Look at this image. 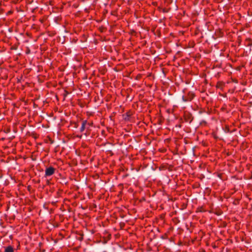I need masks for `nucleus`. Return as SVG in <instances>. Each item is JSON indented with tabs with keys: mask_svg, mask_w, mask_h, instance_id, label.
Returning a JSON list of instances; mask_svg holds the SVG:
<instances>
[{
	"mask_svg": "<svg viewBox=\"0 0 252 252\" xmlns=\"http://www.w3.org/2000/svg\"><path fill=\"white\" fill-rule=\"evenodd\" d=\"M195 96V94L192 92H189L188 94L183 96L182 99L184 102H188L191 101Z\"/></svg>",
	"mask_w": 252,
	"mask_h": 252,
	"instance_id": "nucleus-1",
	"label": "nucleus"
},
{
	"mask_svg": "<svg viewBox=\"0 0 252 252\" xmlns=\"http://www.w3.org/2000/svg\"><path fill=\"white\" fill-rule=\"evenodd\" d=\"M55 170H56L55 168L52 166H50V167H47L45 170L44 176L45 177H47L53 175L55 172Z\"/></svg>",
	"mask_w": 252,
	"mask_h": 252,
	"instance_id": "nucleus-2",
	"label": "nucleus"
},
{
	"mask_svg": "<svg viewBox=\"0 0 252 252\" xmlns=\"http://www.w3.org/2000/svg\"><path fill=\"white\" fill-rule=\"evenodd\" d=\"M89 123H88L87 120H84L82 121L81 127L80 128V132H83L85 129L87 128V125H89Z\"/></svg>",
	"mask_w": 252,
	"mask_h": 252,
	"instance_id": "nucleus-3",
	"label": "nucleus"
},
{
	"mask_svg": "<svg viewBox=\"0 0 252 252\" xmlns=\"http://www.w3.org/2000/svg\"><path fill=\"white\" fill-rule=\"evenodd\" d=\"M4 252H14V248L12 246H8L4 248Z\"/></svg>",
	"mask_w": 252,
	"mask_h": 252,
	"instance_id": "nucleus-4",
	"label": "nucleus"
},
{
	"mask_svg": "<svg viewBox=\"0 0 252 252\" xmlns=\"http://www.w3.org/2000/svg\"><path fill=\"white\" fill-rule=\"evenodd\" d=\"M78 126V125L77 123H74V127H75V128H77V127Z\"/></svg>",
	"mask_w": 252,
	"mask_h": 252,
	"instance_id": "nucleus-5",
	"label": "nucleus"
},
{
	"mask_svg": "<svg viewBox=\"0 0 252 252\" xmlns=\"http://www.w3.org/2000/svg\"><path fill=\"white\" fill-rule=\"evenodd\" d=\"M220 85H221L220 83H218L217 84V87H220Z\"/></svg>",
	"mask_w": 252,
	"mask_h": 252,
	"instance_id": "nucleus-6",
	"label": "nucleus"
},
{
	"mask_svg": "<svg viewBox=\"0 0 252 252\" xmlns=\"http://www.w3.org/2000/svg\"><path fill=\"white\" fill-rule=\"evenodd\" d=\"M91 125H92V124L89 123V125H87V126H90Z\"/></svg>",
	"mask_w": 252,
	"mask_h": 252,
	"instance_id": "nucleus-7",
	"label": "nucleus"
},
{
	"mask_svg": "<svg viewBox=\"0 0 252 252\" xmlns=\"http://www.w3.org/2000/svg\"><path fill=\"white\" fill-rule=\"evenodd\" d=\"M78 137H79L80 138H81L82 137V136H81H81H78Z\"/></svg>",
	"mask_w": 252,
	"mask_h": 252,
	"instance_id": "nucleus-8",
	"label": "nucleus"
}]
</instances>
